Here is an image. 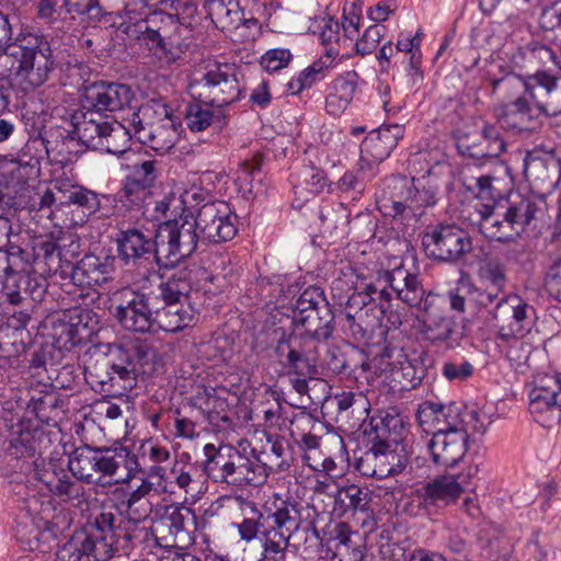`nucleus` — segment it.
<instances>
[{
  "mask_svg": "<svg viewBox=\"0 0 561 561\" xmlns=\"http://www.w3.org/2000/svg\"><path fill=\"white\" fill-rule=\"evenodd\" d=\"M95 448L88 445L76 448L68 461V469L41 457L34 460L33 479L48 493L62 502L81 504L87 500L82 482L95 485Z\"/></svg>",
  "mask_w": 561,
  "mask_h": 561,
  "instance_id": "nucleus-2",
  "label": "nucleus"
},
{
  "mask_svg": "<svg viewBox=\"0 0 561 561\" xmlns=\"http://www.w3.org/2000/svg\"><path fill=\"white\" fill-rule=\"evenodd\" d=\"M319 346L320 342L312 336L283 334L274 353L277 363L288 375L314 376L318 374Z\"/></svg>",
  "mask_w": 561,
  "mask_h": 561,
  "instance_id": "nucleus-12",
  "label": "nucleus"
},
{
  "mask_svg": "<svg viewBox=\"0 0 561 561\" xmlns=\"http://www.w3.org/2000/svg\"><path fill=\"white\" fill-rule=\"evenodd\" d=\"M480 146L483 148L477 151L474 154L486 158H496L506 148V144L501 137L497 128L489 125L485 126L482 130V140Z\"/></svg>",
  "mask_w": 561,
  "mask_h": 561,
  "instance_id": "nucleus-58",
  "label": "nucleus"
},
{
  "mask_svg": "<svg viewBox=\"0 0 561 561\" xmlns=\"http://www.w3.org/2000/svg\"><path fill=\"white\" fill-rule=\"evenodd\" d=\"M266 526L272 529H280L285 534L293 535L299 525V511L297 503L293 501L282 500L276 496L273 501L264 505Z\"/></svg>",
  "mask_w": 561,
  "mask_h": 561,
  "instance_id": "nucleus-36",
  "label": "nucleus"
},
{
  "mask_svg": "<svg viewBox=\"0 0 561 561\" xmlns=\"http://www.w3.org/2000/svg\"><path fill=\"white\" fill-rule=\"evenodd\" d=\"M22 42L16 70H53V51L49 42L43 35L28 34Z\"/></svg>",
  "mask_w": 561,
  "mask_h": 561,
  "instance_id": "nucleus-32",
  "label": "nucleus"
},
{
  "mask_svg": "<svg viewBox=\"0 0 561 561\" xmlns=\"http://www.w3.org/2000/svg\"><path fill=\"white\" fill-rule=\"evenodd\" d=\"M145 111L133 114L130 125L133 126L134 137L142 145L148 146L159 153H165L174 147L179 139V131L169 117L160 118L156 122L144 123Z\"/></svg>",
  "mask_w": 561,
  "mask_h": 561,
  "instance_id": "nucleus-22",
  "label": "nucleus"
},
{
  "mask_svg": "<svg viewBox=\"0 0 561 561\" xmlns=\"http://www.w3.org/2000/svg\"><path fill=\"white\" fill-rule=\"evenodd\" d=\"M396 352H402V350L388 346L382 348V351L371 359L362 362V370L364 373H371L374 376L386 375L388 378H391L396 365L398 364Z\"/></svg>",
  "mask_w": 561,
  "mask_h": 561,
  "instance_id": "nucleus-51",
  "label": "nucleus"
},
{
  "mask_svg": "<svg viewBox=\"0 0 561 561\" xmlns=\"http://www.w3.org/2000/svg\"><path fill=\"white\" fill-rule=\"evenodd\" d=\"M533 107L524 98H518L505 107V113L500 122L503 127L519 131L530 130L533 125Z\"/></svg>",
  "mask_w": 561,
  "mask_h": 561,
  "instance_id": "nucleus-49",
  "label": "nucleus"
},
{
  "mask_svg": "<svg viewBox=\"0 0 561 561\" xmlns=\"http://www.w3.org/2000/svg\"><path fill=\"white\" fill-rule=\"evenodd\" d=\"M111 354L115 356V359L111 362L112 369L121 371V368H127L130 370V376L136 378L139 369L137 362L144 354L140 347L126 348L122 345H114L111 348Z\"/></svg>",
  "mask_w": 561,
  "mask_h": 561,
  "instance_id": "nucleus-55",
  "label": "nucleus"
},
{
  "mask_svg": "<svg viewBox=\"0 0 561 561\" xmlns=\"http://www.w3.org/2000/svg\"><path fill=\"white\" fill-rule=\"evenodd\" d=\"M421 314L415 319L421 337L432 344L454 348L458 345L461 334L457 330L455 319L446 310V300L428 291Z\"/></svg>",
  "mask_w": 561,
  "mask_h": 561,
  "instance_id": "nucleus-10",
  "label": "nucleus"
},
{
  "mask_svg": "<svg viewBox=\"0 0 561 561\" xmlns=\"http://www.w3.org/2000/svg\"><path fill=\"white\" fill-rule=\"evenodd\" d=\"M459 479L458 476L444 474L417 485L414 495L420 506L431 511L454 504L465 491Z\"/></svg>",
  "mask_w": 561,
  "mask_h": 561,
  "instance_id": "nucleus-24",
  "label": "nucleus"
},
{
  "mask_svg": "<svg viewBox=\"0 0 561 561\" xmlns=\"http://www.w3.org/2000/svg\"><path fill=\"white\" fill-rule=\"evenodd\" d=\"M387 182L392 192L389 197L383 196L380 201L383 208H390L387 215L396 217L410 211L413 216H419L424 208L434 206L437 202L438 184L430 172L412 179L393 176Z\"/></svg>",
  "mask_w": 561,
  "mask_h": 561,
  "instance_id": "nucleus-8",
  "label": "nucleus"
},
{
  "mask_svg": "<svg viewBox=\"0 0 561 561\" xmlns=\"http://www.w3.org/2000/svg\"><path fill=\"white\" fill-rule=\"evenodd\" d=\"M204 454V470L215 483L244 489L249 485L259 486L267 479L268 472L263 462L255 457L241 454L236 448H216L213 444H206Z\"/></svg>",
  "mask_w": 561,
  "mask_h": 561,
  "instance_id": "nucleus-4",
  "label": "nucleus"
},
{
  "mask_svg": "<svg viewBox=\"0 0 561 561\" xmlns=\"http://www.w3.org/2000/svg\"><path fill=\"white\" fill-rule=\"evenodd\" d=\"M489 316L497 329V337L503 341L525 336L537 320L535 308L515 294L501 297Z\"/></svg>",
  "mask_w": 561,
  "mask_h": 561,
  "instance_id": "nucleus-11",
  "label": "nucleus"
},
{
  "mask_svg": "<svg viewBox=\"0 0 561 561\" xmlns=\"http://www.w3.org/2000/svg\"><path fill=\"white\" fill-rule=\"evenodd\" d=\"M190 455L183 453L174 459L169 471L160 465L151 466L148 471V480L152 485V491L160 494H173L174 485L183 490L185 494L192 496L197 493L198 476L197 469L190 462Z\"/></svg>",
  "mask_w": 561,
  "mask_h": 561,
  "instance_id": "nucleus-17",
  "label": "nucleus"
},
{
  "mask_svg": "<svg viewBox=\"0 0 561 561\" xmlns=\"http://www.w3.org/2000/svg\"><path fill=\"white\" fill-rule=\"evenodd\" d=\"M196 227L204 239L219 243L237 234V215L221 201L206 203L194 215Z\"/></svg>",
  "mask_w": 561,
  "mask_h": 561,
  "instance_id": "nucleus-20",
  "label": "nucleus"
},
{
  "mask_svg": "<svg viewBox=\"0 0 561 561\" xmlns=\"http://www.w3.org/2000/svg\"><path fill=\"white\" fill-rule=\"evenodd\" d=\"M408 457L390 450L382 443L374 445L356 461V470L364 477L385 479L404 470Z\"/></svg>",
  "mask_w": 561,
  "mask_h": 561,
  "instance_id": "nucleus-23",
  "label": "nucleus"
},
{
  "mask_svg": "<svg viewBox=\"0 0 561 561\" xmlns=\"http://www.w3.org/2000/svg\"><path fill=\"white\" fill-rule=\"evenodd\" d=\"M327 302L323 293L318 287H308L305 289L295 302L293 310V320L307 313L309 310H314L321 307L322 304Z\"/></svg>",
  "mask_w": 561,
  "mask_h": 561,
  "instance_id": "nucleus-62",
  "label": "nucleus"
},
{
  "mask_svg": "<svg viewBox=\"0 0 561 561\" xmlns=\"http://www.w3.org/2000/svg\"><path fill=\"white\" fill-rule=\"evenodd\" d=\"M461 181L466 190L478 198L494 199V182L499 181V178L494 174L483 173L477 165L467 164L462 168Z\"/></svg>",
  "mask_w": 561,
  "mask_h": 561,
  "instance_id": "nucleus-47",
  "label": "nucleus"
},
{
  "mask_svg": "<svg viewBox=\"0 0 561 561\" xmlns=\"http://www.w3.org/2000/svg\"><path fill=\"white\" fill-rule=\"evenodd\" d=\"M176 21L173 14L154 10L146 14L135 24L137 38L148 47L151 54L164 65H190L195 70H242V64L251 65L256 58L250 54H231L205 56L197 44L181 41L176 33Z\"/></svg>",
  "mask_w": 561,
  "mask_h": 561,
  "instance_id": "nucleus-1",
  "label": "nucleus"
},
{
  "mask_svg": "<svg viewBox=\"0 0 561 561\" xmlns=\"http://www.w3.org/2000/svg\"><path fill=\"white\" fill-rule=\"evenodd\" d=\"M26 264L24 251L18 245H11L7 251L0 252V267L5 275L23 272Z\"/></svg>",
  "mask_w": 561,
  "mask_h": 561,
  "instance_id": "nucleus-64",
  "label": "nucleus"
},
{
  "mask_svg": "<svg viewBox=\"0 0 561 561\" xmlns=\"http://www.w3.org/2000/svg\"><path fill=\"white\" fill-rule=\"evenodd\" d=\"M194 214L182 208V214L158 227L154 237V259L158 265L173 267L191 256L197 247V232Z\"/></svg>",
  "mask_w": 561,
  "mask_h": 561,
  "instance_id": "nucleus-5",
  "label": "nucleus"
},
{
  "mask_svg": "<svg viewBox=\"0 0 561 561\" xmlns=\"http://www.w3.org/2000/svg\"><path fill=\"white\" fill-rule=\"evenodd\" d=\"M116 297L118 304L111 312L125 330L147 333L154 329V312L147 294L123 288L116 293Z\"/></svg>",
  "mask_w": 561,
  "mask_h": 561,
  "instance_id": "nucleus-16",
  "label": "nucleus"
},
{
  "mask_svg": "<svg viewBox=\"0 0 561 561\" xmlns=\"http://www.w3.org/2000/svg\"><path fill=\"white\" fill-rule=\"evenodd\" d=\"M185 122L192 131H203L208 127L221 129L227 124V114L208 101L195 100L186 106Z\"/></svg>",
  "mask_w": 561,
  "mask_h": 561,
  "instance_id": "nucleus-35",
  "label": "nucleus"
},
{
  "mask_svg": "<svg viewBox=\"0 0 561 561\" xmlns=\"http://www.w3.org/2000/svg\"><path fill=\"white\" fill-rule=\"evenodd\" d=\"M153 492L149 480H142L141 484L128 492L119 503L118 510L125 514L128 520L139 523L145 520L151 513L152 504L147 496Z\"/></svg>",
  "mask_w": 561,
  "mask_h": 561,
  "instance_id": "nucleus-43",
  "label": "nucleus"
},
{
  "mask_svg": "<svg viewBox=\"0 0 561 561\" xmlns=\"http://www.w3.org/2000/svg\"><path fill=\"white\" fill-rule=\"evenodd\" d=\"M560 374L538 375L529 391V411L535 421L550 428L561 423Z\"/></svg>",
  "mask_w": 561,
  "mask_h": 561,
  "instance_id": "nucleus-15",
  "label": "nucleus"
},
{
  "mask_svg": "<svg viewBox=\"0 0 561 561\" xmlns=\"http://www.w3.org/2000/svg\"><path fill=\"white\" fill-rule=\"evenodd\" d=\"M424 32L419 27L412 34L400 33L396 44L398 60H393V66H402L407 70H421L423 55L421 45Z\"/></svg>",
  "mask_w": 561,
  "mask_h": 561,
  "instance_id": "nucleus-42",
  "label": "nucleus"
},
{
  "mask_svg": "<svg viewBox=\"0 0 561 561\" xmlns=\"http://www.w3.org/2000/svg\"><path fill=\"white\" fill-rule=\"evenodd\" d=\"M100 323L99 316L88 308L76 307L69 310L68 322L64 332L68 335L71 345H78L90 339Z\"/></svg>",
  "mask_w": 561,
  "mask_h": 561,
  "instance_id": "nucleus-40",
  "label": "nucleus"
},
{
  "mask_svg": "<svg viewBox=\"0 0 561 561\" xmlns=\"http://www.w3.org/2000/svg\"><path fill=\"white\" fill-rule=\"evenodd\" d=\"M198 354L205 360L217 365L229 360L232 350L227 337L218 336L203 343L198 348Z\"/></svg>",
  "mask_w": 561,
  "mask_h": 561,
  "instance_id": "nucleus-54",
  "label": "nucleus"
},
{
  "mask_svg": "<svg viewBox=\"0 0 561 561\" xmlns=\"http://www.w3.org/2000/svg\"><path fill=\"white\" fill-rule=\"evenodd\" d=\"M334 316L328 302L318 306L314 310H309L307 313L299 316L293 320L296 328L301 327L305 332L300 335H308L314 337L318 342L328 340L334 330L333 327Z\"/></svg>",
  "mask_w": 561,
  "mask_h": 561,
  "instance_id": "nucleus-37",
  "label": "nucleus"
},
{
  "mask_svg": "<svg viewBox=\"0 0 561 561\" xmlns=\"http://www.w3.org/2000/svg\"><path fill=\"white\" fill-rule=\"evenodd\" d=\"M24 350L23 334H18L16 331L0 325V356H16L24 352Z\"/></svg>",
  "mask_w": 561,
  "mask_h": 561,
  "instance_id": "nucleus-63",
  "label": "nucleus"
},
{
  "mask_svg": "<svg viewBox=\"0 0 561 561\" xmlns=\"http://www.w3.org/2000/svg\"><path fill=\"white\" fill-rule=\"evenodd\" d=\"M203 411L207 414L208 421L215 425H219L220 422L228 424L231 421L228 415L227 400L220 398L215 390H213V393L206 394Z\"/></svg>",
  "mask_w": 561,
  "mask_h": 561,
  "instance_id": "nucleus-59",
  "label": "nucleus"
},
{
  "mask_svg": "<svg viewBox=\"0 0 561 561\" xmlns=\"http://www.w3.org/2000/svg\"><path fill=\"white\" fill-rule=\"evenodd\" d=\"M524 58L529 67L536 68L535 70H546L548 64L557 65L556 53L547 45L540 43H531L524 51Z\"/></svg>",
  "mask_w": 561,
  "mask_h": 561,
  "instance_id": "nucleus-57",
  "label": "nucleus"
},
{
  "mask_svg": "<svg viewBox=\"0 0 561 561\" xmlns=\"http://www.w3.org/2000/svg\"><path fill=\"white\" fill-rule=\"evenodd\" d=\"M136 382V378L130 376V370L122 367L121 371H116V369H112L111 380L106 388L104 389V396L106 397H122L128 390H130Z\"/></svg>",
  "mask_w": 561,
  "mask_h": 561,
  "instance_id": "nucleus-61",
  "label": "nucleus"
},
{
  "mask_svg": "<svg viewBox=\"0 0 561 561\" xmlns=\"http://www.w3.org/2000/svg\"><path fill=\"white\" fill-rule=\"evenodd\" d=\"M403 135L404 127L400 124L382 125L378 129L371 130L360 145L359 159L379 168V164L390 156Z\"/></svg>",
  "mask_w": 561,
  "mask_h": 561,
  "instance_id": "nucleus-28",
  "label": "nucleus"
},
{
  "mask_svg": "<svg viewBox=\"0 0 561 561\" xmlns=\"http://www.w3.org/2000/svg\"><path fill=\"white\" fill-rule=\"evenodd\" d=\"M478 276L488 288L501 293L507 283V268L497 257L485 259L479 266Z\"/></svg>",
  "mask_w": 561,
  "mask_h": 561,
  "instance_id": "nucleus-50",
  "label": "nucleus"
},
{
  "mask_svg": "<svg viewBox=\"0 0 561 561\" xmlns=\"http://www.w3.org/2000/svg\"><path fill=\"white\" fill-rule=\"evenodd\" d=\"M379 173V168L358 159L356 167L346 171L337 181V190L351 194L353 199L363 196L365 188Z\"/></svg>",
  "mask_w": 561,
  "mask_h": 561,
  "instance_id": "nucleus-41",
  "label": "nucleus"
},
{
  "mask_svg": "<svg viewBox=\"0 0 561 561\" xmlns=\"http://www.w3.org/2000/svg\"><path fill=\"white\" fill-rule=\"evenodd\" d=\"M8 450L15 457H35L42 455L43 444L47 440L43 430L33 427L30 422H19L9 434Z\"/></svg>",
  "mask_w": 561,
  "mask_h": 561,
  "instance_id": "nucleus-33",
  "label": "nucleus"
},
{
  "mask_svg": "<svg viewBox=\"0 0 561 561\" xmlns=\"http://www.w3.org/2000/svg\"><path fill=\"white\" fill-rule=\"evenodd\" d=\"M385 282L388 287L377 288L376 285L369 284L365 287V294H353L350 297L351 305H366L367 300H380V310L385 312L390 300L394 296L410 308L417 310L423 307L427 291L424 289L417 274L410 273L407 268L400 266L392 271L385 272Z\"/></svg>",
  "mask_w": 561,
  "mask_h": 561,
  "instance_id": "nucleus-7",
  "label": "nucleus"
},
{
  "mask_svg": "<svg viewBox=\"0 0 561 561\" xmlns=\"http://www.w3.org/2000/svg\"><path fill=\"white\" fill-rule=\"evenodd\" d=\"M83 102L87 111L101 114L115 112L127 105L131 99L130 89L121 83L93 82L84 88Z\"/></svg>",
  "mask_w": 561,
  "mask_h": 561,
  "instance_id": "nucleus-27",
  "label": "nucleus"
},
{
  "mask_svg": "<svg viewBox=\"0 0 561 561\" xmlns=\"http://www.w3.org/2000/svg\"><path fill=\"white\" fill-rule=\"evenodd\" d=\"M479 226L485 238L499 242H508L517 238L534 218V205L528 199H520L507 208L500 205H474Z\"/></svg>",
  "mask_w": 561,
  "mask_h": 561,
  "instance_id": "nucleus-6",
  "label": "nucleus"
},
{
  "mask_svg": "<svg viewBox=\"0 0 561 561\" xmlns=\"http://www.w3.org/2000/svg\"><path fill=\"white\" fill-rule=\"evenodd\" d=\"M125 172L123 186L118 193L119 203L129 210L146 214L151 203V188L154 185L159 170L157 161L142 154L129 153L121 163Z\"/></svg>",
  "mask_w": 561,
  "mask_h": 561,
  "instance_id": "nucleus-9",
  "label": "nucleus"
},
{
  "mask_svg": "<svg viewBox=\"0 0 561 561\" xmlns=\"http://www.w3.org/2000/svg\"><path fill=\"white\" fill-rule=\"evenodd\" d=\"M340 412L352 409V412L367 415L370 403L363 392L343 391L334 397Z\"/></svg>",
  "mask_w": 561,
  "mask_h": 561,
  "instance_id": "nucleus-60",
  "label": "nucleus"
},
{
  "mask_svg": "<svg viewBox=\"0 0 561 561\" xmlns=\"http://www.w3.org/2000/svg\"><path fill=\"white\" fill-rule=\"evenodd\" d=\"M469 430L447 431L432 434L427 448L436 465L451 468L459 463L467 450Z\"/></svg>",
  "mask_w": 561,
  "mask_h": 561,
  "instance_id": "nucleus-26",
  "label": "nucleus"
},
{
  "mask_svg": "<svg viewBox=\"0 0 561 561\" xmlns=\"http://www.w3.org/2000/svg\"><path fill=\"white\" fill-rule=\"evenodd\" d=\"M117 249L119 257L125 263L149 260L151 254H154V241L138 229H128L121 232Z\"/></svg>",
  "mask_w": 561,
  "mask_h": 561,
  "instance_id": "nucleus-38",
  "label": "nucleus"
},
{
  "mask_svg": "<svg viewBox=\"0 0 561 561\" xmlns=\"http://www.w3.org/2000/svg\"><path fill=\"white\" fill-rule=\"evenodd\" d=\"M176 21V33L181 41L187 37L186 42H193L191 33L193 25L197 23V7L192 2H178L175 5V13L173 14Z\"/></svg>",
  "mask_w": 561,
  "mask_h": 561,
  "instance_id": "nucleus-52",
  "label": "nucleus"
},
{
  "mask_svg": "<svg viewBox=\"0 0 561 561\" xmlns=\"http://www.w3.org/2000/svg\"><path fill=\"white\" fill-rule=\"evenodd\" d=\"M476 411H467L462 404H448L425 401L420 404L417 420L424 432L445 433L468 428L467 419H476Z\"/></svg>",
  "mask_w": 561,
  "mask_h": 561,
  "instance_id": "nucleus-19",
  "label": "nucleus"
},
{
  "mask_svg": "<svg viewBox=\"0 0 561 561\" xmlns=\"http://www.w3.org/2000/svg\"><path fill=\"white\" fill-rule=\"evenodd\" d=\"M47 80V72H0V98L10 99V92L27 93Z\"/></svg>",
  "mask_w": 561,
  "mask_h": 561,
  "instance_id": "nucleus-45",
  "label": "nucleus"
},
{
  "mask_svg": "<svg viewBox=\"0 0 561 561\" xmlns=\"http://www.w3.org/2000/svg\"><path fill=\"white\" fill-rule=\"evenodd\" d=\"M112 366L106 358L96 360L93 365H89L84 369V378L87 382L100 393L104 394L108 380H111Z\"/></svg>",
  "mask_w": 561,
  "mask_h": 561,
  "instance_id": "nucleus-56",
  "label": "nucleus"
},
{
  "mask_svg": "<svg viewBox=\"0 0 561 561\" xmlns=\"http://www.w3.org/2000/svg\"><path fill=\"white\" fill-rule=\"evenodd\" d=\"M115 516L101 512L76 529L56 552L57 561H108L115 553Z\"/></svg>",
  "mask_w": 561,
  "mask_h": 561,
  "instance_id": "nucleus-3",
  "label": "nucleus"
},
{
  "mask_svg": "<svg viewBox=\"0 0 561 561\" xmlns=\"http://www.w3.org/2000/svg\"><path fill=\"white\" fill-rule=\"evenodd\" d=\"M290 537V533L285 534L277 528L264 527L260 536L262 547L260 561H285Z\"/></svg>",
  "mask_w": 561,
  "mask_h": 561,
  "instance_id": "nucleus-48",
  "label": "nucleus"
},
{
  "mask_svg": "<svg viewBox=\"0 0 561 561\" xmlns=\"http://www.w3.org/2000/svg\"><path fill=\"white\" fill-rule=\"evenodd\" d=\"M398 364L391 376V381L400 383L401 388H415L420 381L421 376L417 375L416 368L413 363L402 352H396Z\"/></svg>",
  "mask_w": 561,
  "mask_h": 561,
  "instance_id": "nucleus-53",
  "label": "nucleus"
},
{
  "mask_svg": "<svg viewBox=\"0 0 561 561\" xmlns=\"http://www.w3.org/2000/svg\"><path fill=\"white\" fill-rule=\"evenodd\" d=\"M102 114L93 111L78 110L70 115L71 129L67 130V138L77 140L85 148L96 150L105 124Z\"/></svg>",
  "mask_w": 561,
  "mask_h": 561,
  "instance_id": "nucleus-31",
  "label": "nucleus"
},
{
  "mask_svg": "<svg viewBox=\"0 0 561 561\" xmlns=\"http://www.w3.org/2000/svg\"><path fill=\"white\" fill-rule=\"evenodd\" d=\"M113 259L85 254L71 271V282L77 287L94 289L112 278Z\"/></svg>",
  "mask_w": 561,
  "mask_h": 561,
  "instance_id": "nucleus-30",
  "label": "nucleus"
},
{
  "mask_svg": "<svg viewBox=\"0 0 561 561\" xmlns=\"http://www.w3.org/2000/svg\"><path fill=\"white\" fill-rule=\"evenodd\" d=\"M295 195L308 201L321 194L329 186V179L324 170L313 165L305 164L291 175Z\"/></svg>",
  "mask_w": 561,
  "mask_h": 561,
  "instance_id": "nucleus-39",
  "label": "nucleus"
},
{
  "mask_svg": "<svg viewBox=\"0 0 561 561\" xmlns=\"http://www.w3.org/2000/svg\"><path fill=\"white\" fill-rule=\"evenodd\" d=\"M199 78L190 79L187 90L194 100L208 101L210 105L224 107L240 96V87L234 73L198 72Z\"/></svg>",
  "mask_w": 561,
  "mask_h": 561,
  "instance_id": "nucleus-18",
  "label": "nucleus"
},
{
  "mask_svg": "<svg viewBox=\"0 0 561 561\" xmlns=\"http://www.w3.org/2000/svg\"><path fill=\"white\" fill-rule=\"evenodd\" d=\"M103 128L104 131L103 135H101L96 150L111 154H123V158L130 153L128 147L134 137L131 125L128 128L114 121L107 122Z\"/></svg>",
  "mask_w": 561,
  "mask_h": 561,
  "instance_id": "nucleus-44",
  "label": "nucleus"
},
{
  "mask_svg": "<svg viewBox=\"0 0 561 561\" xmlns=\"http://www.w3.org/2000/svg\"><path fill=\"white\" fill-rule=\"evenodd\" d=\"M134 462L125 447L95 448V485L100 488L127 483L131 480L129 463Z\"/></svg>",
  "mask_w": 561,
  "mask_h": 561,
  "instance_id": "nucleus-21",
  "label": "nucleus"
},
{
  "mask_svg": "<svg viewBox=\"0 0 561 561\" xmlns=\"http://www.w3.org/2000/svg\"><path fill=\"white\" fill-rule=\"evenodd\" d=\"M192 290L191 271L180 268L159 285V295L164 304L188 302Z\"/></svg>",
  "mask_w": 561,
  "mask_h": 561,
  "instance_id": "nucleus-46",
  "label": "nucleus"
},
{
  "mask_svg": "<svg viewBox=\"0 0 561 561\" xmlns=\"http://www.w3.org/2000/svg\"><path fill=\"white\" fill-rule=\"evenodd\" d=\"M156 327L169 333L180 332L196 320V310L190 302L164 304L154 312Z\"/></svg>",
  "mask_w": 561,
  "mask_h": 561,
  "instance_id": "nucleus-34",
  "label": "nucleus"
},
{
  "mask_svg": "<svg viewBox=\"0 0 561 561\" xmlns=\"http://www.w3.org/2000/svg\"><path fill=\"white\" fill-rule=\"evenodd\" d=\"M58 515L50 496L27 497L15 526L18 539L26 543L30 550L36 549L45 533L59 526Z\"/></svg>",
  "mask_w": 561,
  "mask_h": 561,
  "instance_id": "nucleus-13",
  "label": "nucleus"
},
{
  "mask_svg": "<svg viewBox=\"0 0 561 561\" xmlns=\"http://www.w3.org/2000/svg\"><path fill=\"white\" fill-rule=\"evenodd\" d=\"M426 253L438 261L457 263L472 251V239L468 231L456 225H439L428 228L422 237Z\"/></svg>",
  "mask_w": 561,
  "mask_h": 561,
  "instance_id": "nucleus-14",
  "label": "nucleus"
},
{
  "mask_svg": "<svg viewBox=\"0 0 561 561\" xmlns=\"http://www.w3.org/2000/svg\"><path fill=\"white\" fill-rule=\"evenodd\" d=\"M196 515L194 511L182 504L165 506L161 516L160 526L167 527L173 537L167 546L184 547L193 541L192 534L196 530Z\"/></svg>",
  "mask_w": 561,
  "mask_h": 561,
  "instance_id": "nucleus-29",
  "label": "nucleus"
},
{
  "mask_svg": "<svg viewBox=\"0 0 561 561\" xmlns=\"http://www.w3.org/2000/svg\"><path fill=\"white\" fill-rule=\"evenodd\" d=\"M514 78L523 83L537 111L553 116L561 113V89L557 77L549 72H535L525 78Z\"/></svg>",
  "mask_w": 561,
  "mask_h": 561,
  "instance_id": "nucleus-25",
  "label": "nucleus"
}]
</instances>
